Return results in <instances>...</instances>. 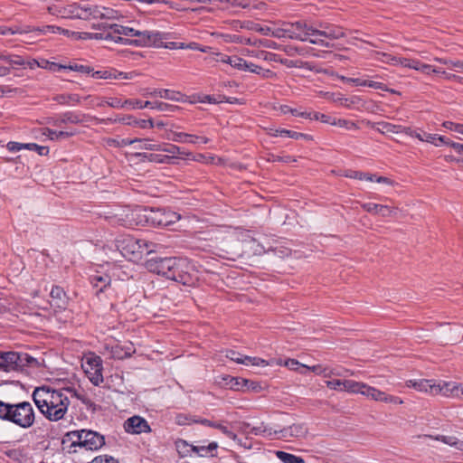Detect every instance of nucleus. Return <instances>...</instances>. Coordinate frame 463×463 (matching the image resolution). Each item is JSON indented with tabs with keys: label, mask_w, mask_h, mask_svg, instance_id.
<instances>
[{
	"label": "nucleus",
	"mask_w": 463,
	"mask_h": 463,
	"mask_svg": "<svg viewBox=\"0 0 463 463\" xmlns=\"http://www.w3.org/2000/svg\"><path fill=\"white\" fill-rule=\"evenodd\" d=\"M62 388L53 389L43 385L36 387L32 394L33 401L39 411L49 420H62L68 411L70 400L68 392Z\"/></svg>",
	"instance_id": "nucleus-1"
},
{
	"label": "nucleus",
	"mask_w": 463,
	"mask_h": 463,
	"mask_svg": "<svg viewBox=\"0 0 463 463\" xmlns=\"http://www.w3.org/2000/svg\"><path fill=\"white\" fill-rule=\"evenodd\" d=\"M179 217L176 213L165 209L137 208L126 213L124 216H116L113 223L124 227H132L143 222L153 226L165 227L174 223Z\"/></svg>",
	"instance_id": "nucleus-2"
},
{
	"label": "nucleus",
	"mask_w": 463,
	"mask_h": 463,
	"mask_svg": "<svg viewBox=\"0 0 463 463\" xmlns=\"http://www.w3.org/2000/svg\"><path fill=\"white\" fill-rule=\"evenodd\" d=\"M0 420L21 429H29L35 422V411L30 402L10 403L0 400Z\"/></svg>",
	"instance_id": "nucleus-3"
},
{
	"label": "nucleus",
	"mask_w": 463,
	"mask_h": 463,
	"mask_svg": "<svg viewBox=\"0 0 463 463\" xmlns=\"http://www.w3.org/2000/svg\"><path fill=\"white\" fill-rule=\"evenodd\" d=\"M105 444V438L97 431L80 430L68 432L61 440V449L67 453H75L77 449L98 450Z\"/></svg>",
	"instance_id": "nucleus-4"
},
{
	"label": "nucleus",
	"mask_w": 463,
	"mask_h": 463,
	"mask_svg": "<svg viewBox=\"0 0 463 463\" xmlns=\"http://www.w3.org/2000/svg\"><path fill=\"white\" fill-rule=\"evenodd\" d=\"M169 271L166 279L184 286L194 287L199 279L196 269L186 259L172 257Z\"/></svg>",
	"instance_id": "nucleus-5"
},
{
	"label": "nucleus",
	"mask_w": 463,
	"mask_h": 463,
	"mask_svg": "<svg viewBox=\"0 0 463 463\" xmlns=\"http://www.w3.org/2000/svg\"><path fill=\"white\" fill-rule=\"evenodd\" d=\"M118 247L125 258L134 260H140L144 253L155 252L157 245L146 240L127 237L119 241Z\"/></svg>",
	"instance_id": "nucleus-6"
},
{
	"label": "nucleus",
	"mask_w": 463,
	"mask_h": 463,
	"mask_svg": "<svg viewBox=\"0 0 463 463\" xmlns=\"http://www.w3.org/2000/svg\"><path fill=\"white\" fill-rule=\"evenodd\" d=\"M163 39H165V33L161 32L139 31L135 29L132 39L117 36L115 43L136 46H160Z\"/></svg>",
	"instance_id": "nucleus-7"
},
{
	"label": "nucleus",
	"mask_w": 463,
	"mask_h": 463,
	"mask_svg": "<svg viewBox=\"0 0 463 463\" xmlns=\"http://www.w3.org/2000/svg\"><path fill=\"white\" fill-rule=\"evenodd\" d=\"M36 362L27 354L18 352H0V371H20L24 367Z\"/></svg>",
	"instance_id": "nucleus-8"
},
{
	"label": "nucleus",
	"mask_w": 463,
	"mask_h": 463,
	"mask_svg": "<svg viewBox=\"0 0 463 463\" xmlns=\"http://www.w3.org/2000/svg\"><path fill=\"white\" fill-rule=\"evenodd\" d=\"M85 115L77 111H65L52 118L50 124L61 128L67 124H80L84 121Z\"/></svg>",
	"instance_id": "nucleus-9"
},
{
	"label": "nucleus",
	"mask_w": 463,
	"mask_h": 463,
	"mask_svg": "<svg viewBox=\"0 0 463 463\" xmlns=\"http://www.w3.org/2000/svg\"><path fill=\"white\" fill-rule=\"evenodd\" d=\"M171 259L172 257L150 259L146 262V267L150 272L156 273L166 279L171 274L169 271Z\"/></svg>",
	"instance_id": "nucleus-10"
},
{
	"label": "nucleus",
	"mask_w": 463,
	"mask_h": 463,
	"mask_svg": "<svg viewBox=\"0 0 463 463\" xmlns=\"http://www.w3.org/2000/svg\"><path fill=\"white\" fill-rule=\"evenodd\" d=\"M124 429L128 433L132 434L147 433L151 430L147 421L139 416L128 419L124 423Z\"/></svg>",
	"instance_id": "nucleus-11"
},
{
	"label": "nucleus",
	"mask_w": 463,
	"mask_h": 463,
	"mask_svg": "<svg viewBox=\"0 0 463 463\" xmlns=\"http://www.w3.org/2000/svg\"><path fill=\"white\" fill-rule=\"evenodd\" d=\"M362 394L366 397H369L372 400L376 401V402H383L386 403H402V402L401 400H399V398L392 396V395H388L385 392H383L374 387L369 386L365 383H364V388H363Z\"/></svg>",
	"instance_id": "nucleus-12"
},
{
	"label": "nucleus",
	"mask_w": 463,
	"mask_h": 463,
	"mask_svg": "<svg viewBox=\"0 0 463 463\" xmlns=\"http://www.w3.org/2000/svg\"><path fill=\"white\" fill-rule=\"evenodd\" d=\"M93 28L109 30V32L116 36H121L122 38H133L135 29L128 26H124L117 24H107L102 23L99 24H93Z\"/></svg>",
	"instance_id": "nucleus-13"
},
{
	"label": "nucleus",
	"mask_w": 463,
	"mask_h": 463,
	"mask_svg": "<svg viewBox=\"0 0 463 463\" xmlns=\"http://www.w3.org/2000/svg\"><path fill=\"white\" fill-rule=\"evenodd\" d=\"M167 138L174 142L180 143H190V144H207L209 138L202 136H195L192 134H186L184 132L170 131L167 135Z\"/></svg>",
	"instance_id": "nucleus-14"
},
{
	"label": "nucleus",
	"mask_w": 463,
	"mask_h": 463,
	"mask_svg": "<svg viewBox=\"0 0 463 463\" xmlns=\"http://www.w3.org/2000/svg\"><path fill=\"white\" fill-rule=\"evenodd\" d=\"M307 433V427L304 424L298 423L278 430L277 437L279 439L302 438L305 437Z\"/></svg>",
	"instance_id": "nucleus-15"
},
{
	"label": "nucleus",
	"mask_w": 463,
	"mask_h": 463,
	"mask_svg": "<svg viewBox=\"0 0 463 463\" xmlns=\"http://www.w3.org/2000/svg\"><path fill=\"white\" fill-rule=\"evenodd\" d=\"M145 96L159 97L172 101H184L185 96L179 91L167 89H156L153 91H146Z\"/></svg>",
	"instance_id": "nucleus-16"
},
{
	"label": "nucleus",
	"mask_w": 463,
	"mask_h": 463,
	"mask_svg": "<svg viewBox=\"0 0 463 463\" xmlns=\"http://www.w3.org/2000/svg\"><path fill=\"white\" fill-rule=\"evenodd\" d=\"M189 420H191L192 422H194V423H200L204 426L217 429V430H221L227 438L233 439V440L237 439V435L233 431L230 430L226 426H224L221 422L212 421L207 419H196L195 417H193V418L191 417L189 419Z\"/></svg>",
	"instance_id": "nucleus-17"
},
{
	"label": "nucleus",
	"mask_w": 463,
	"mask_h": 463,
	"mask_svg": "<svg viewBox=\"0 0 463 463\" xmlns=\"http://www.w3.org/2000/svg\"><path fill=\"white\" fill-rule=\"evenodd\" d=\"M248 428H250V424L244 422L242 424V430L248 434L260 435L269 439H273L278 435V430H272L271 428L266 426L264 423H261L260 426L252 427L250 430H247Z\"/></svg>",
	"instance_id": "nucleus-18"
},
{
	"label": "nucleus",
	"mask_w": 463,
	"mask_h": 463,
	"mask_svg": "<svg viewBox=\"0 0 463 463\" xmlns=\"http://www.w3.org/2000/svg\"><path fill=\"white\" fill-rule=\"evenodd\" d=\"M311 36H323L328 39H339L345 36L341 27L333 25L326 26L324 30L311 29Z\"/></svg>",
	"instance_id": "nucleus-19"
},
{
	"label": "nucleus",
	"mask_w": 463,
	"mask_h": 463,
	"mask_svg": "<svg viewBox=\"0 0 463 463\" xmlns=\"http://www.w3.org/2000/svg\"><path fill=\"white\" fill-rule=\"evenodd\" d=\"M268 135H269L270 137H278V136L287 137H290L293 139H299V138H304L306 140L312 139V137L310 135L299 133V132H296V131H292V130H288V129H285V128H269L268 129Z\"/></svg>",
	"instance_id": "nucleus-20"
},
{
	"label": "nucleus",
	"mask_w": 463,
	"mask_h": 463,
	"mask_svg": "<svg viewBox=\"0 0 463 463\" xmlns=\"http://www.w3.org/2000/svg\"><path fill=\"white\" fill-rule=\"evenodd\" d=\"M436 383L433 380L419 379V380H409L407 386L412 387L419 392H427L434 395V387Z\"/></svg>",
	"instance_id": "nucleus-21"
},
{
	"label": "nucleus",
	"mask_w": 463,
	"mask_h": 463,
	"mask_svg": "<svg viewBox=\"0 0 463 463\" xmlns=\"http://www.w3.org/2000/svg\"><path fill=\"white\" fill-rule=\"evenodd\" d=\"M93 362H95V368H92L91 370H89V368L86 369V373L89 375L90 381L96 386H98L99 383L103 382V375H102V362L100 357L96 356L94 357Z\"/></svg>",
	"instance_id": "nucleus-22"
},
{
	"label": "nucleus",
	"mask_w": 463,
	"mask_h": 463,
	"mask_svg": "<svg viewBox=\"0 0 463 463\" xmlns=\"http://www.w3.org/2000/svg\"><path fill=\"white\" fill-rule=\"evenodd\" d=\"M86 14L82 12V5L76 3L62 6L61 18L69 19H85Z\"/></svg>",
	"instance_id": "nucleus-23"
},
{
	"label": "nucleus",
	"mask_w": 463,
	"mask_h": 463,
	"mask_svg": "<svg viewBox=\"0 0 463 463\" xmlns=\"http://www.w3.org/2000/svg\"><path fill=\"white\" fill-rule=\"evenodd\" d=\"M90 280L93 288H97V295L104 292L111 283L110 277L107 274H94L90 277Z\"/></svg>",
	"instance_id": "nucleus-24"
},
{
	"label": "nucleus",
	"mask_w": 463,
	"mask_h": 463,
	"mask_svg": "<svg viewBox=\"0 0 463 463\" xmlns=\"http://www.w3.org/2000/svg\"><path fill=\"white\" fill-rule=\"evenodd\" d=\"M362 208L370 213L378 214L383 217L390 216L393 212V209L387 205L377 204L373 203H363Z\"/></svg>",
	"instance_id": "nucleus-25"
},
{
	"label": "nucleus",
	"mask_w": 463,
	"mask_h": 463,
	"mask_svg": "<svg viewBox=\"0 0 463 463\" xmlns=\"http://www.w3.org/2000/svg\"><path fill=\"white\" fill-rule=\"evenodd\" d=\"M50 296L52 299L53 305L61 309H65L67 306L66 294L62 288L59 286H53L50 292Z\"/></svg>",
	"instance_id": "nucleus-26"
},
{
	"label": "nucleus",
	"mask_w": 463,
	"mask_h": 463,
	"mask_svg": "<svg viewBox=\"0 0 463 463\" xmlns=\"http://www.w3.org/2000/svg\"><path fill=\"white\" fill-rule=\"evenodd\" d=\"M455 382H439L435 384L434 395L442 394L446 397H455Z\"/></svg>",
	"instance_id": "nucleus-27"
},
{
	"label": "nucleus",
	"mask_w": 463,
	"mask_h": 463,
	"mask_svg": "<svg viewBox=\"0 0 463 463\" xmlns=\"http://www.w3.org/2000/svg\"><path fill=\"white\" fill-rule=\"evenodd\" d=\"M65 390L71 397H75L80 401L88 410H91L92 411L97 410L98 406L86 394L79 392L75 388L72 387H67Z\"/></svg>",
	"instance_id": "nucleus-28"
},
{
	"label": "nucleus",
	"mask_w": 463,
	"mask_h": 463,
	"mask_svg": "<svg viewBox=\"0 0 463 463\" xmlns=\"http://www.w3.org/2000/svg\"><path fill=\"white\" fill-rule=\"evenodd\" d=\"M82 12L86 14L84 20L89 19H103V6L84 4L82 5Z\"/></svg>",
	"instance_id": "nucleus-29"
},
{
	"label": "nucleus",
	"mask_w": 463,
	"mask_h": 463,
	"mask_svg": "<svg viewBox=\"0 0 463 463\" xmlns=\"http://www.w3.org/2000/svg\"><path fill=\"white\" fill-rule=\"evenodd\" d=\"M425 437L433 439L435 440L441 441V442H443L447 445H449L458 450H463V440H460L454 436L437 435L434 437L431 435H426Z\"/></svg>",
	"instance_id": "nucleus-30"
},
{
	"label": "nucleus",
	"mask_w": 463,
	"mask_h": 463,
	"mask_svg": "<svg viewBox=\"0 0 463 463\" xmlns=\"http://www.w3.org/2000/svg\"><path fill=\"white\" fill-rule=\"evenodd\" d=\"M135 156L141 161L155 162L159 164L168 163L170 156L153 153H137Z\"/></svg>",
	"instance_id": "nucleus-31"
},
{
	"label": "nucleus",
	"mask_w": 463,
	"mask_h": 463,
	"mask_svg": "<svg viewBox=\"0 0 463 463\" xmlns=\"http://www.w3.org/2000/svg\"><path fill=\"white\" fill-rule=\"evenodd\" d=\"M94 79H131L127 73L124 72H111L109 71H94L90 74Z\"/></svg>",
	"instance_id": "nucleus-32"
},
{
	"label": "nucleus",
	"mask_w": 463,
	"mask_h": 463,
	"mask_svg": "<svg viewBox=\"0 0 463 463\" xmlns=\"http://www.w3.org/2000/svg\"><path fill=\"white\" fill-rule=\"evenodd\" d=\"M7 458L10 459L24 463L26 462L28 459V453L25 449L24 448H16V449H11L5 452Z\"/></svg>",
	"instance_id": "nucleus-33"
},
{
	"label": "nucleus",
	"mask_w": 463,
	"mask_h": 463,
	"mask_svg": "<svg viewBox=\"0 0 463 463\" xmlns=\"http://www.w3.org/2000/svg\"><path fill=\"white\" fill-rule=\"evenodd\" d=\"M218 448V444L215 441L210 442L207 446L204 445H197L193 446L192 451L198 454L200 457H207V456H215L213 452L216 450Z\"/></svg>",
	"instance_id": "nucleus-34"
},
{
	"label": "nucleus",
	"mask_w": 463,
	"mask_h": 463,
	"mask_svg": "<svg viewBox=\"0 0 463 463\" xmlns=\"http://www.w3.org/2000/svg\"><path fill=\"white\" fill-rule=\"evenodd\" d=\"M102 33H87L83 32V40H106V41H112L115 43V40H117V36L113 35L109 30L102 29Z\"/></svg>",
	"instance_id": "nucleus-35"
},
{
	"label": "nucleus",
	"mask_w": 463,
	"mask_h": 463,
	"mask_svg": "<svg viewBox=\"0 0 463 463\" xmlns=\"http://www.w3.org/2000/svg\"><path fill=\"white\" fill-rule=\"evenodd\" d=\"M53 100L61 105H77L80 103V97L78 94H60L53 98Z\"/></svg>",
	"instance_id": "nucleus-36"
},
{
	"label": "nucleus",
	"mask_w": 463,
	"mask_h": 463,
	"mask_svg": "<svg viewBox=\"0 0 463 463\" xmlns=\"http://www.w3.org/2000/svg\"><path fill=\"white\" fill-rule=\"evenodd\" d=\"M44 135H46L49 137V139L52 141H59L76 135V131H58L47 128L46 132H44Z\"/></svg>",
	"instance_id": "nucleus-37"
},
{
	"label": "nucleus",
	"mask_w": 463,
	"mask_h": 463,
	"mask_svg": "<svg viewBox=\"0 0 463 463\" xmlns=\"http://www.w3.org/2000/svg\"><path fill=\"white\" fill-rule=\"evenodd\" d=\"M280 63L285 65L288 68H300V69H306L308 71H313L314 68L311 65V63L307 61H304L301 60H288L282 58V61H280Z\"/></svg>",
	"instance_id": "nucleus-38"
},
{
	"label": "nucleus",
	"mask_w": 463,
	"mask_h": 463,
	"mask_svg": "<svg viewBox=\"0 0 463 463\" xmlns=\"http://www.w3.org/2000/svg\"><path fill=\"white\" fill-rule=\"evenodd\" d=\"M276 456L283 463H306L303 458L282 450L276 451Z\"/></svg>",
	"instance_id": "nucleus-39"
},
{
	"label": "nucleus",
	"mask_w": 463,
	"mask_h": 463,
	"mask_svg": "<svg viewBox=\"0 0 463 463\" xmlns=\"http://www.w3.org/2000/svg\"><path fill=\"white\" fill-rule=\"evenodd\" d=\"M364 388V383L353 380H345L343 382V390L352 393H361Z\"/></svg>",
	"instance_id": "nucleus-40"
},
{
	"label": "nucleus",
	"mask_w": 463,
	"mask_h": 463,
	"mask_svg": "<svg viewBox=\"0 0 463 463\" xmlns=\"http://www.w3.org/2000/svg\"><path fill=\"white\" fill-rule=\"evenodd\" d=\"M344 175L348 178L365 180L369 182H373L375 177V175L355 170H346Z\"/></svg>",
	"instance_id": "nucleus-41"
},
{
	"label": "nucleus",
	"mask_w": 463,
	"mask_h": 463,
	"mask_svg": "<svg viewBox=\"0 0 463 463\" xmlns=\"http://www.w3.org/2000/svg\"><path fill=\"white\" fill-rule=\"evenodd\" d=\"M246 71L261 75L265 79H269L276 76V74L272 71L263 69L251 62H248V67L246 68Z\"/></svg>",
	"instance_id": "nucleus-42"
},
{
	"label": "nucleus",
	"mask_w": 463,
	"mask_h": 463,
	"mask_svg": "<svg viewBox=\"0 0 463 463\" xmlns=\"http://www.w3.org/2000/svg\"><path fill=\"white\" fill-rule=\"evenodd\" d=\"M311 29H307V32L304 33H298L294 28H286V37L289 39L298 40L302 42H306L308 40V36H311Z\"/></svg>",
	"instance_id": "nucleus-43"
},
{
	"label": "nucleus",
	"mask_w": 463,
	"mask_h": 463,
	"mask_svg": "<svg viewBox=\"0 0 463 463\" xmlns=\"http://www.w3.org/2000/svg\"><path fill=\"white\" fill-rule=\"evenodd\" d=\"M222 61L229 63L232 67L241 71H246V68L248 67L247 61L238 56H228L226 59H223Z\"/></svg>",
	"instance_id": "nucleus-44"
},
{
	"label": "nucleus",
	"mask_w": 463,
	"mask_h": 463,
	"mask_svg": "<svg viewBox=\"0 0 463 463\" xmlns=\"http://www.w3.org/2000/svg\"><path fill=\"white\" fill-rule=\"evenodd\" d=\"M137 143L139 144L138 147L140 149L151 150V151H160L162 149V145L160 143L155 142L149 138H137Z\"/></svg>",
	"instance_id": "nucleus-45"
},
{
	"label": "nucleus",
	"mask_w": 463,
	"mask_h": 463,
	"mask_svg": "<svg viewBox=\"0 0 463 463\" xmlns=\"http://www.w3.org/2000/svg\"><path fill=\"white\" fill-rule=\"evenodd\" d=\"M150 109H157L165 113H173L177 110L179 108L175 105H171L162 101H153L152 105H150Z\"/></svg>",
	"instance_id": "nucleus-46"
},
{
	"label": "nucleus",
	"mask_w": 463,
	"mask_h": 463,
	"mask_svg": "<svg viewBox=\"0 0 463 463\" xmlns=\"http://www.w3.org/2000/svg\"><path fill=\"white\" fill-rule=\"evenodd\" d=\"M410 135L412 137H415L416 138L420 139V141H426V142L434 144L435 146H439L436 143L437 134H430V133H427L424 131H421V132L410 131Z\"/></svg>",
	"instance_id": "nucleus-47"
},
{
	"label": "nucleus",
	"mask_w": 463,
	"mask_h": 463,
	"mask_svg": "<svg viewBox=\"0 0 463 463\" xmlns=\"http://www.w3.org/2000/svg\"><path fill=\"white\" fill-rule=\"evenodd\" d=\"M175 445H176V449H177L178 453L182 457L188 456L191 454V452H193L192 448L194 445L188 444L187 441H185L184 439H179L178 441H176Z\"/></svg>",
	"instance_id": "nucleus-48"
},
{
	"label": "nucleus",
	"mask_w": 463,
	"mask_h": 463,
	"mask_svg": "<svg viewBox=\"0 0 463 463\" xmlns=\"http://www.w3.org/2000/svg\"><path fill=\"white\" fill-rule=\"evenodd\" d=\"M241 364H245V365L250 364V365H257V366H260V365L266 366L268 364V363L261 358L251 357V356H248V355L241 356Z\"/></svg>",
	"instance_id": "nucleus-49"
},
{
	"label": "nucleus",
	"mask_w": 463,
	"mask_h": 463,
	"mask_svg": "<svg viewBox=\"0 0 463 463\" xmlns=\"http://www.w3.org/2000/svg\"><path fill=\"white\" fill-rule=\"evenodd\" d=\"M125 104H127V108L130 109H144L150 108V105H152V101H142L139 99H126Z\"/></svg>",
	"instance_id": "nucleus-50"
},
{
	"label": "nucleus",
	"mask_w": 463,
	"mask_h": 463,
	"mask_svg": "<svg viewBox=\"0 0 463 463\" xmlns=\"http://www.w3.org/2000/svg\"><path fill=\"white\" fill-rule=\"evenodd\" d=\"M228 379H229V383H227V384L230 386L231 389L239 391V390H242L244 388L243 383H242V381L244 380L243 378L232 377V376H228L227 378H224V380H228Z\"/></svg>",
	"instance_id": "nucleus-51"
},
{
	"label": "nucleus",
	"mask_w": 463,
	"mask_h": 463,
	"mask_svg": "<svg viewBox=\"0 0 463 463\" xmlns=\"http://www.w3.org/2000/svg\"><path fill=\"white\" fill-rule=\"evenodd\" d=\"M25 149L36 151L40 156H46L49 153V148L47 146H39L35 143H26Z\"/></svg>",
	"instance_id": "nucleus-52"
},
{
	"label": "nucleus",
	"mask_w": 463,
	"mask_h": 463,
	"mask_svg": "<svg viewBox=\"0 0 463 463\" xmlns=\"http://www.w3.org/2000/svg\"><path fill=\"white\" fill-rule=\"evenodd\" d=\"M367 86V87H370V88H373V89H376V90H384V91H390L391 93H396V91L394 90H390L387 88V86L382 82H378V81H373V80H364V87Z\"/></svg>",
	"instance_id": "nucleus-53"
},
{
	"label": "nucleus",
	"mask_w": 463,
	"mask_h": 463,
	"mask_svg": "<svg viewBox=\"0 0 463 463\" xmlns=\"http://www.w3.org/2000/svg\"><path fill=\"white\" fill-rule=\"evenodd\" d=\"M268 161L276 163V162H283V163H291L296 162V159H294L291 156H278L274 154H269L268 157Z\"/></svg>",
	"instance_id": "nucleus-54"
},
{
	"label": "nucleus",
	"mask_w": 463,
	"mask_h": 463,
	"mask_svg": "<svg viewBox=\"0 0 463 463\" xmlns=\"http://www.w3.org/2000/svg\"><path fill=\"white\" fill-rule=\"evenodd\" d=\"M303 367L312 371L313 373L318 374V375H323L325 377H330L331 376V373H327L328 372V368L326 367H323L322 365L320 364H317V365H314V366H306V365H302Z\"/></svg>",
	"instance_id": "nucleus-55"
},
{
	"label": "nucleus",
	"mask_w": 463,
	"mask_h": 463,
	"mask_svg": "<svg viewBox=\"0 0 463 463\" xmlns=\"http://www.w3.org/2000/svg\"><path fill=\"white\" fill-rule=\"evenodd\" d=\"M376 59L379 61H382V62H384V63H388V64H392V65H396V62L393 61L392 59H397L398 56H392L389 53H386V52H376Z\"/></svg>",
	"instance_id": "nucleus-56"
},
{
	"label": "nucleus",
	"mask_w": 463,
	"mask_h": 463,
	"mask_svg": "<svg viewBox=\"0 0 463 463\" xmlns=\"http://www.w3.org/2000/svg\"><path fill=\"white\" fill-rule=\"evenodd\" d=\"M442 126L451 131H455L457 133L463 135V125L458 123H454L451 121H444Z\"/></svg>",
	"instance_id": "nucleus-57"
},
{
	"label": "nucleus",
	"mask_w": 463,
	"mask_h": 463,
	"mask_svg": "<svg viewBox=\"0 0 463 463\" xmlns=\"http://www.w3.org/2000/svg\"><path fill=\"white\" fill-rule=\"evenodd\" d=\"M67 69L73 71L84 73V74H90V72L92 71V68H90V66L82 65V64L68 65Z\"/></svg>",
	"instance_id": "nucleus-58"
},
{
	"label": "nucleus",
	"mask_w": 463,
	"mask_h": 463,
	"mask_svg": "<svg viewBox=\"0 0 463 463\" xmlns=\"http://www.w3.org/2000/svg\"><path fill=\"white\" fill-rule=\"evenodd\" d=\"M384 128L386 129V131L392 132V133H400L402 130H404L405 133L410 134V131H411L410 128H402L400 125H393V124H391V123H386L384 125Z\"/></svg>",
	"instance_id": "nucleus-59"
},
{
	"label": "nucleus",
	"mask_w": 463,
	"mask_h": 463,
	"mask_svg": "<svg viewBox=\"0 0 463 463\" xmlns=\"http://www.w3.org/2000/svg\"><path fill=\"white\" fill-rule=\"evenodd\" d=\"M258 43H259V46H262L265 48L275 49V50L280 49V45L279 43H277L274 41L268 40V39L258 40Z\"/></svg>",
	"instance_id": "nucleus-60"
},
{
	"label": "nucleus",
	"mask_w": 463,
	"mask_h": 463,
	"mask_svg": "<svg viewBox=\"0 0 463 463\" xmlns=\"http://www.w3.org/2000/svg\"><path fill=\"white\" fill-rule=\"evenodd\" d=\"M118 17L119 14L117 10L103 6V19L111 20L118 19Z\"/></svg>",
	"instance_id": "nucleus-61"
},
{
	"label": "nucleus",
	"mask_w": 463,
	"mask_h": 463,
	"mask_svg": "<svg viewBox=\"0 0 463 463\" xmlns=\"http://www.w3.org/2000/svg\"><path fill=\"white\" fill-rule=\"evenodd\" d=\"M438 61L450 68L463 70V62L460 61H451V60H445V59H438Z\"/></svg>",
	"instance_id": "nucleus-62"
},
{
	"label": "nucleus",
	"mask_w": 463,
	"mask_h": 463,
	"mask_svg": "<svg viewBox=\"0 0 463 463\" xmlns=\"http://www.w3.org/2000/svg\"><path fill=\"white\" fill-rule=\"evenodd\" d=\"M242 383L244 388H246L247 390H251L253 392H259L261 390V386L257 382L245 379L242 381Z\"/></svg>",
	"instance_id": "nucleus-63"
},
{
	"label": "nucleus",
	"mask_w": 463,
	"mask_h": 463,
	"mask_svg": "<svg viewBox=\"0 0 463 463\" xmlns=\"http://www.w3.org/2000/svg\"><path fill=\"white\" fill-rule=\"evenodd\" d=\"M25 144L26 143L10 141L7 143L6 147L10 152H18L22 149H25Z\"/></svg>",
	"instance_id": "nucleus-64"
}]
</instances>
